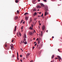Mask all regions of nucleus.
<instances>
[{"instance_id":"nucleus-54","label":"nucleus","mask_w":62,"mask_h":62,"mask_svg":"<svg viewBox=\"0 0 62 62\" xmlns=\"http://www.w3.org/2000/svg\"><path fill=\"white\" fill-rule=\"evenodd\" d=\"M41 14V12H40L39 13V14Z\"/></svg>"},{"instance_id":"nucleus-15","label":"nucleus","mask_w":62,"mask_h":62,"mask_svg":"<svg viewBox=\"0 0 62 62\" xmlns=\"http://www.w3.org/2000/svg\"><path fill=\"white\" fill-rule=\"evenodd\" d=\"M28 13H26L24 14V15H28Z\"/></svg>"},{"instance_id":"nucleus-18","label":"nucleus","mask_w":62,"mask_h":62,"mask_svg":"<svg viewBox=\"0 0 62 62\" xmlns=\"http://www.w3.org/2000/svg\"><path fill=\"white\" fill-rule=\"evenodd\" d=\"M37 10L35 9H34L33 10V11H36Z\"/></svg>"},{"instance_id":"nucleus-60","label":"nucleus","mask_w":62,"mask_h":62,"mask_svg":"<svg viewBox=\"0 0 62 62\" xmlns=\"http://www.w3.org/2000/svg\"><path fill=\"white\" fill-rule=\"evenodd\" d=\"M38 1L39 2V1H40V0H38Z\"/></svg>"},{"instance_id":"nucleus-28","label":"nucleus","mask_w":62,"mask_h":62,"mask_svg":"<svg viewBox=\"0 0 62 62\" xmlns=\"http://www.w3.org/2000/svg\"><path fill=\"white\" fill-rule=\"evenodd\" d=\"M13 45L12 44H11V47H13Z\"/></svg>"},{"instance_id":"nucleus-27","label":"nucleus","mask_w":62,"mask_h":62,"mask_svg":"<svg viewBox=\"0 0 62 62\" xmlns=\"http://www.w3.org/2000/svg\"><path fill=\"white\" fill-rule=\"evenodd\" d=\"M34 20H35V21H36V20H37V18H35L34 19Z\"/></svg>"},{"instance_id":"nucleus-35","label":"nucleus","mask_w":62,"mask_h":62,"mask_svg":"<svg viewBox=\"0 0 62 62\" xmlns=\"http://www.w3.org/2000/svg\"><path fill=\"white\" fill-rule=\"evenodd\" d=\"M26 57L27 58V57H28V55H27V54H26Z\"/></svg>"},{"instance_id":"nucleus-14","label":"nucleus","mask_w":62,"mask_h":62,"mask_svg":"<svg viewBox=\"0 0 62 62\" xmlns=\"http://www.w3.org/2000/svg\"><path fill=\"white\" fill-rule=\"evenodd\" d=\"M25 19L26 20H28V17H25Z\"/></svg>"},{"instance_id":"nucleus-63","label":"nucleus","mask_w":62,"mask_h":62,"mask_svg":"<svg viewBox=\"0 0 62 62\" xmlns=\"http://www.w3.org/2000/svg\"><path fill=\"white\" fill-rule=\"evenodd\" d=\"M39 28H40V26H39Z\"/></svg>"},{"instance_id":"nucleus-24","label":"nucleus","mask_w":62,"mask_h":62,"mask_svg":"<svg viewBox=\"0 0 62 62\" xmlns=\"http://www.w3.org/2000/svg\"><path fill=\"white\" fill-rule=\"evenodd\" d=\"M23 20H22L21 22V23H22V22H23Z\"/></svg>"},{"instance_id":"nucleus-1","label":"nucleus","mask_w":62,"mask_h":62,"mask_svg":"<svg viewBox=\"0 0 62 62\" xmlns=\"http://www.w3.org/2000/svg\"><path fill=\"white\" fill-rule=\"evenodd\" d=\"M44 9L45 10V16H46L47 15H48V13L47 12V11H48V7L46 6L44 8Z\"/></svg>"},{"instance_id":"nucleus-56","label":"nucleus","mask_w":62,"mask_h":62,"mask_svg":"<svg viewBox=\"0 0 62 62\" xmlns=\"http://www.w3.org/2000/svg\"><path fill=\"white\" fill-rule=\"evenodd\" d=\"M18 33L17 32V36H18L19 35H18Z\"/></svg>"},{"instance_id":"nucleus-46","label":"nucleus","mask_w":62,"mask_h":62,"mask_svg":"<svg viewBox=\"0 0 62 62\" xmlns=\"http://www.w3.org/2000/svg\"><path fill=\"white\" fill-rule=\"evenodd\" d=\"M34 31L35 33H36V31H35V30L34 29Z\"/></svg>"},{"instance_id":"nucleus-53","label":"nucleus","mask_w":62,"mask_h":62,"mask_svg":"<svg viewBox=\"0 0 62 62\" xmlns=\"http://www.w3.org/2000/svg\"><path fill=\"white\" fill-rule=\"evenodd\" d=\"M58 51H59V52H60V51H59V49H58Z\"/></svg>"},{"instance_id":"nucleus-5","label":"nucleus","mask_w":62,"mask_h":62,"mask_svg":"<svg viewBox=\"0 0 62 62\" xmlns=\"http://www.w3.org/2000/svg\"><path fill=\"white\" fill-rule=\"evenodd\" d=\"M32 21V18L31 17L30 19V21H29V23H31Z\"/></svg>"},{"instance_id":"nucleus-32","label":"nucleus","mask_w":62,"mask_h":62,"mask_svg":"<svg viewBox=\"0 0 62 62\" xmlns=\"http://www.w3.org/2000/svg\"><path fill=\"white\" fill-rule=\"evenodd\" d=\"M14 41V39H13L12 40L11 42H13Z\"/></svg>"},{"instance_id":"nucleus-2","label":"nucleus","mask_w":62,"mask_h":62,"mask_svg":"<svg viewBox=\"0 0 62 62\" xmlns=\"http://www.w3.org/2000/svg\"><path fill=\"white\" fill-rule=\"evenodd\" d=\"M36 0H32V2L33 4H35L36 3V2H35Z\"/></svg>"},{"instance_id":"nucleus-62","label":"nucleus","mask_w":62,"mask_h":62,"mask_svg":"<svg viewBox=\"0 0 62 62\" xmlns=\"http://www.w3.org/2000/svg\"><path fill=\"white\" fill-rule=\"evenodd\" d=\"M55 59H57V58L56 57V58H55Z\"/></svg>"},{"instance_id":"nucleus-13","label":"nucleus","mask_w":62,"mask_h":62,"mask_svg":"<svg viewBox=\"0 0 62 62\" xmlns=\"http://www.w3.org/2000/svg\"><path fill=\"white\" fill-rule=\"evenodd\" d=\"M16 28H17V26H15V29L14 30L15 31H16Z\"/></svg>"},{"instance_id":"nucleus-8","label":"nucleus","mask_w":62,"mask_h":62,"mask_svg":"<svg viewBox=\"0 0 62 62\" xmlns=\"http://www.w3.org/2000/svg\"><path fill=\"white\" fill-rule=\"evenodd\" d=\"M23 44H27V42L25 41L24 42V41L23 40Z\"/></svg>"},{"instance_id":"nucleus-41","label":"nucleus","mask_w":62,"mask_h":62,"mask_svg":"<svg viewBox=\"0 0 62 62\" xmlns=\"http://www.w3.org/2000/svg\"><path fill=\"white\" fill-rule=\"evenodd\" d=\"M22 55H20V57H22Z\"/></svg>"},{"instance_id":"nucleus-45","label":"nucleus","mask_w":62,"mask_h":62,"mask_svg":"<svg viewBox=\"0 0 62 62\" xmlns=\"http://www.w3.org/2000/svg\"><path fill=\"white\" fill-rule=\"evenodd\" d=\"M20 61L21 62H23V61L22 60H20Z\"/></svg>"},{"instance_id":"nucleus-4","label":"nucleus","mask_w":62,"mask_h":62,"mask_svg":"<svg viewBox=\"0 0 62 62\" xmlns=\"http://www.w3.org/2000/svg\"><path fill=\"white\" fill-rule=\"evenodd\" d=\"M36 8H41V6L39 5H37L36 6Z\"/></svg>"},{"instance_id":"nucleus-52","label":"nucleus","mask_w":62,"mask_h":62,"mask_svg":"<svg viewBox=\"0 0 62 62\" xmlns=\"http://www.w3.org/2000/svg\"><path fill=\"white\" fill-rule=\"evenodd\" d=\"M21 43H23V41L22 40L21 41Z\"/></svg>"},{"instance_id":"nucleus-50","label":"nucleus","mask_w":62,"mask_h":62,"mask_svg":"<svg viewBox=\"0 0 62 62\" xmlns=\"http://www.w3.org/2000/svg\"><path fill=\"white\" fill-rule=\"evenodd\" d=\"M13 57H14V56H15L14 55H13Z\"/></svg>"},{"instance_id":"nucleus-42","label":"nucleus","mask_w":62,"mask_h":62,"mask_svg":"<svg viewBox=\"0 0 62 62\" xmlns=\"http://www.w3.org/2000/svg\"><path fill=\"white\" fill-rule=\"evenodd\" d=\"M24 41H26V39H24Z\"/></svg>"},{"instance_id":"nucleus-9","label":"nucleus","mask_w":62,"mask_h":62,"mask_svg":"<svg viewBox=\"0 0 62 62\" xmlns=\"http://www.w3.org/2000/svg\"><path fill=\"white\" fill-rule=\"evenodd\" d=\"M29 34L30 35H33V33L31 32H29Z\"/></svg>"},{"instance_id":"nucleus-31","label":"nucleus","mask_w":62,"mask_h":62,"mask_svg":"<svg viewBox=\"0 0 62 62\" xmlns=\"http://www.w3.org/2000/svg\"><path fill=\"white\" fill-rule=\"evenodd\" d=\"M43 1L45 2H47V0H43Z\"/></svg>"},{"instance_id":"nucleus-64","label":"nucleus","mask_w":62,"mask_h":62,"mask_svg":"<svg viewBox=\"0 0 62 62\" xmlns=\"http://www.w3.org/2000/svg\"><path fill=\"white\" fill-rule=\"evenodd\" d=\"M40 17V16H38V17Z\"/></svg>"},{"instance_id":"nucleus-3","label":"nucleus","mask_w":62,"mask_h":62,"mask_svg":"<svg viewBox=\"0 0 62 62\" xmlns=\"http://www.w3.org/2000/svg\"><path fill=\"white\" fill-rule=\"evenodd\" d=\"M45 26L43 25L42 27V29L43 31H44V29H45Z\"/></svg>"},{"instance_id":"nucleus-58","label":"nucleus","mask_w":62,"mask_h":62,"mask_svg":"<svg viewBox=\"0 0 62 62\" xmlns=\"http://www.w3.org/2000/svg\"><path fill=\"white\" fill-rule=\"evenodd\" d=\"M39 25H41V24L40 23L39 24Z\"/></svg>"},{"instance_id":"nucleus-48","label":"nucleus","mask_w":62,"mask_h":62,"mask_svg":"<svg viewBox=\"0 0 62 62\" xmlns=\"http://www.w3.org/2000/svg\"><path fill=\"white\" fill-rule=\"evenodd\" d=\"M39 49H40V47H39Z\"/></svg>"},{"instance_id":"nucleus-59","label":"nucleus","mask_w":62,"mask_h":62,"mask_svg":"<svg viewBox=\"0 0 62 62\" xmlns=\"http://www.w3.org/2000/svg\"><path fill=\"white\" fill-rule=\"evenodd\" d=\"M39 23H40V21H38Z\"/></svg>"},{"instance_id":"nucleus-20","label":"nucleus","mask_w":62,"mask_h":62,"mask_svg":"<svg viewBox=\"0 0 62 62\" xmlns=\"http://www.w3.org/2000/svg\"><path fill=\"white\" fill-rule=\"evenodd\" d=\"M29 29H31V30H32L33 28H32V27L31 28V27H30Z\"/></svg>"},{"instance_id":"nucleus-21","label":"nucleus","mask_w":62,"mask_h":62,"mask_svg":"<svg viewBox=\"0 0 62 62\" xmlns=\"http://www.w3.org/2000/svg\"><path fill=\"white\" fill-rule=\"evenodd\" d=\"M54 55H53L52 56V59H53V58L54 57Z\"/></svg>"},{"instance_id":"nucleus-36","label":"nucleus","mask_w":62,"mask_h":62,"mask_svg":"<svg viewBox=\"0 0 62 62\" xmlns=\"http://www.w3.org/2000/svg\"><path fill=\"white\" fill-rule=\"evenodd\" d=\"M31 26L32 27H33V24H31Z\"/></svg>"},{"instance_id":"nucleus-40","label":"nucleus","mask_w":62,"mask_h":62,"mask_svg":"<svg viewBox=\"0 0 62 62\" xmlns=\"http://www.w3.org/2000/svg\"><path fill=\"white\" fill-rule=\"evenodd\" d=\"M21 50H22V52H23V49H22L21 48Z\"/></svg>"},{"instance_id":"nucleus-57","label":"nucleus","mask_w":62,"mask_h":62,"mask_svg":"<svg viewBox=\"0 0 62 62\" xmlns=\"http://www.w3.org/2000/svg\"><path fill=\"white\" fill-rule=\"evenodd\" d=\"M52 38H54V37L53 36V37H52Z\"/></svg>"},{"instance_id":"nucleus-7","label":"nucleus","mask_w":62,"mask_h":62,"mask_svg":"<svg viewBox=\"0 0 62 62\" xmlns=\"http://www.w3.org/2000/svg\"><path fill=\"white\" fill-rule=\"evenodd\" d=\"M40 5L41 7H44V5L42 3H40Z\"/></svg>"},{"instance_id":"nucleus-47","label":"nucleus","mask_w":62,"mask_h":62,"mask_svg":"<svg viewBox=\"0 0 62 62\" xmlns=\"http://www.w3.org/2000/svg\"><path fill=\"white\" fill-rule=\"evenodd\" d=\"M48 30H47L46 31V32H47V33H48Z\"/></svg>"},{"instance_id":"nucleus-34","label":"nucleus","mask_w":62,"mask_h":62,"mask_svg":"<svg viewBox=\"0 0 62 62\" xmlns=\"http://www.w3.org/2000/svg\"><path fill=\"white\" fill-rule=\"evenodd\" d=\"M43 16V14H42L41 16V17H42V16Z\"/></svg>"},{"instance_id":"nucleus-51","label":"nucleus","mask_w":62,"mask_h":62,"mask_svg":"<svg viewBox=\"0 0 62 62\" xmlns=\"http://www.w3.org/2000/svg\"><path fill=\"white\" fill-rule=\"evenodd\" d=\"M33 39H34V40H35V38H33Z\"/></svg>"},{"instance_id":"nucleus-61","label":"nucleus","mask_w":62,"mask_h":62,"mask_svg":"<svg viewBox=\"0 0 62 62\" xmlns=\"http://www.w3.org/2000/svg\"><path fill=\"white\" fill-rule=\"evenodd\" d=\"M39 9H38L37 10L38 11H39Z\"/></svg>"},{"instance_id":"nucleus-55","label":"nucleus","mask_w":62,"mask_h":62,"mask_svg":"<svg viewBox=\"0 0 62 62\" xmlns=\"http://www.w3.org/2000/svg\"><path fill=\"white\" fill-rule=\"evenodd\" d=\"M23 60H24V59H25V58H23Z\"/></svg>"},{"instance_id":"nucleus-29","label":"nucleus","mask_w":62,"mask_h":62,"mask_svg":"<svg viewBox=\"0 0 62 62\" xmlns=\"http://www.w3.org/2000/svg\"><path fill=\"white\" fill-rule=\"evenodd\" d=\"M5 47H7V45H5Z\"/></svg>"},{"instance_id":"nucleus-10","label":"nucleus","mask_w":62,"mask_h":62,"mask_svg":"<svg viewBox=\"0 0 62 62\" xmlns=\"http://www.w3.org/2000/svg\"><path fill=\"white\" fill-rule=\"evenodd\" d=\"M24 39H26V34H25L24 36Z\"/></svg>"},{"instance_id":"nucleus-23","label":"nucleus","mask_w":62,"mask_h":62,"mask_svg":"<svg viewBox=\"0 0 62 62\" xmlns=\"http://www.w3.org/2000/svg\"><path fill=\"white\" fill-rule=\"evenodd\" d=\"M17 13H18V14H19V11L17 10L16 12Z\"/></svg>"},{"instance_id":"nucleus-39","label":"nucleus","mask_w":62,"mask_h":62,"mask_svg":"<svg viewBox=\"0 0 62 62\" xmlns=\"http://www.w3.org/2000/svg\"><path fill=\"white\" fill-rule=\"evenodd\" d=\"M30 54H29V53H28V55L29 56V55Z\"/></svg>"},{"instance_id":"nucleus-6","label":"nucleus","mask_w":62,"mask_h":62,"mask_svg":"<svg viewBox=\"0 0 62 62\" xmlns=\"http://www.w3.org/2000/svg\"><path fill=\"white\" fill-rule=\"evenodd\" d=\"M17 59L18 60H19V58H18V57H19V55L18 54V52H17Z\"/></svg>"},{"instance_id":"nucleus-19","label":"nucleus","mask_w":62,"mask_h":62,"mask_svg":"<svg viewBox=\"0 0 62 62\" xmlns=\"http://www.w3.org/2000/svg\"><path fill=\"white\" fill-rule=\"evenodd\" d=\"M11 50H12V49H13L14 48L13 46H11Z\"/></svg>"},{"instance_id":"nucleus-12","label":"nucleus","mask_w":62,"mask_h":62,"mask_svg":"<svg viewBox=\"0 0 62 62\" xmlns=\"http://www.w3.org/2000/svg\"><path fill=\"white\" fill-rule=\"evenodd\" d=\"M37 14V12H35L34 14L33 15L34 16H35V15H36Z\"/></svg>"},{"instance_id":"nucleus-43","label":"nucleus","mask_w":62,"mask_h":62,"mask_svg":"<svg viewBox=\"0 0 62 62\" xmlns=\"http://www.w3.org/2000/svg\"><path fill=\"white\" fill-rule=\"evenodd\" d=\"M33 60H31V61L30 62H33Z\"/></svg>"},{"instance_id":"nucleus-37","label":"nucleus","mask_w":62,"mask_h":62,"mask_svg":"<svg viewBox=\"0 0 62 62\" xmlns=\"http://www.w3.org/2000/svg\"><path fill=\"white\" fill-rule=\"evenodd\" d=\"M39 38H38L36 40L37 41H38V40H39Z\"/></svg>"},{"instance_id":"nucleus-16","label":"nucleus","mask_w":62,"mask_h":62,"mask_svg":"<svg viewBox=\"0 0 62 62\" xmlns=\"http://www.w3.org/2000/svg\"><path fill=\"white\" fill-rule=\"evenodd\" d=\"M18 2H19V0H16V3H18Z\"/></svg>"},{"instance_id":"nucleus-38","label":"nucleus","mask_w":62,"mask_h":62,"mask_svg":"<svg viewBox=\"0 0 62 62\" xmlns=\"http://www.w3.org/2000/svg\"><path fill=\"white\" fill-rule=\"evenodd\" d=\"M37 43H36V44H35V46H36V45H37Z\"/></svg>"},{"instance_id":"nucleus-30","label":"nucleus","mask_w":62,"mask_h":62,"mask_svg":"<svg viewBox=\"0 0 62 62\" xmlns=\"http://www.w3.org/2000/svg\"><path fill=\"white\" fill-rule=\"evenodd\" d=\"M42 31H41V36H42Z\"/></svg>"},{"instance_id":"nucleus-11","label":"nucleus","mask_w":62,"mask_h":62,"mask_svg":"<svg viewBox=\"0 0 62 62\" xmlns=\"http://www.w3.org/2000/svg\"><path fill=\"white\" fill-rule=\"evenodd\" d=\"M57 57L59 58V59H60V60H61V57L59 56H58Z\"/></svg>"},{"instance_id":"nucleus-25","label":"nucleus","mask_w":62,"mask_h":62,"mask_svg":"<svg viewBox=\"0 0 62 62\" xmlns=\"http://www.w3.org/2000/svg\"><path fill=\"white\" fill-rule=\"evenodd\" d=\"M38 43L39 44V43H40V42L39 40H38Z\"/></svg>"},{"instance_id":"nucleus-26","label":"nucleus","mask_w":62,"mask_h":62,"mask_svg":"<svg viewBox=\"0 0 62 62\" xmlns=\"http://www.w3.org/2000/svg\"><path fill=\"white\" fill-rule=\"evenodd\" d=\"M23 26H22L21 27V29L22 30V29H23Z\"/></svg>"},{"instance_id":"nucleus-17","label":"nucleus","mask_w":62,"mask_h":62,"mask_svg":"<svg viewBox=\"0 0 62 62\" xmlns=\"http://www.w3.org/2000/svg\"><path fill=\"white\" fill-rule=\"evenodd\" d=\"M18 17L17 16H16V17H15V18H14V19H15V20L16 19H18Z\"/></svg>"},{"instance_id":"nucleus-33","label":"nucleus","mask_w":62,"mask_h":62,"mask_svg":"<svg viewBox=\"0 0 62 62\" xmlns=\"http://www.w3.org/2000/svg\"><path fill=\"white\" fill-rule=\"evenodd\" d=\"M32 48H33V49H34L35 48V47L33 46L32 47Z\"/></svg>"},{"instance_id":"nucleus-44","label":"nucleus","mask_w":62,"mask_h":62,"mask_svg":"<svg viewBox=\"0 0 62 62\" xmlns=\"http://www.w3.org/2000/svg\"><path fill=\"white\" fill-rule=\"evenodd\" d=\"M24 23H25V21H24V22H23V23L24 24Z\"/></svg>"},{"instance_id":"nucleus-22","label":"nucleus","mask_w":62,"mask_h":62,"mask_svg":"<svg viewBox=\"0 0 62 62\" xmlns=\"http://www.w3.org/2000/svg\"><path fill=\"white\" fill-rule=\"evenodd\" d=\"M19 34L20 36V37L21 36V33L20 32L19 33Z\"/></svg>"},{"instance_id":"nucleus-49","label":"nucleus","mask_w":62,"mask_h":62,"mask_svg":"<svg viewBox=\"0 0 62 62\" xmlns=\"http://www.w3.org/2000/svg\"><path fill=\"white\" fill-rule=\"evenodd\" d=\"M36 43V42H35L34 43V44H35V43Z\"/></svg>"}]
</instances>
